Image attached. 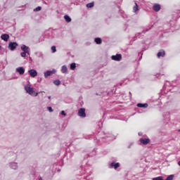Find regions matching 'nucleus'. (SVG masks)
I'll return each mask as SVG.
<instances>
[{"instance_id": "39448f33", "label": "nucleus", "mask_w": 180, "mask_h": 180, "mask_svg": "<svg viewBox=\"0 0 180 180\" xmlns=\"http://www.w3.org/2000/svg\"><path fill=\"white\" fill-rule=\"evenodd\" d=\"M78 115L80 117H86V114H85V108H80L78 112Z\"/></svg>"}, {"instance_id": "c85d7f7f", "label": "nucleus", "mask_w": 180, "mask_h": 180, "mask_svg": "<svg viewBox=\"0 0 180 180\" xmlns=\"http://www.w3.org/2000/svg\"><path fill=\"white\" fill-rule=\"evenodd\" d=\"M2 50V46L0 45V51Z\"/></svg>"}, {"instance_id": "2f4dec72", "label": "nucleus", "mask_w": 180, "mask_h": 180, "mask_svg": "<svg viewBox=\"0 0 180 180\" xmlns=\"http://www.w3.org/2000/svg\"><path fill=\"white\" fill-rule=\"evenodd\" d=\"M179 131H180V129L179 130Z\"/></svg>"}, {"instance_id": "c756f323", "label": "nucleus", "mask_w": 180, "mask_h": 180, "mask_svg": "<svg viewBox=\"0 0 180 180\" xmlns=\"http://www.w3.org/2000/svg\"><path fill=\"white\" fill-rule=\"evenodd\" d=\"M48 99H51V96H49L48 97Z\"/></svg>"}, {"instance_id": "ddd939ff", "label": "nucleus", "mask_w": 180, "mask_h": 180, "mask_svg": "<svg viewBox=\"0 0 180 180\" xmlns=\"http://www.w3.org/2000/svg\"><path fill=\"white\" fill-rule=\"evenodd\" d=\"M158 58H160V57H164L165 56V51H160L158 53Z\"/></svg>"}, {"instance_id": "f03ea898", "label": "nucleus", "mask_w": 180, "mask_h": 180, "mask_svg": "<svg viewBox=\"0 0 180 180\" xmlns=\"http://www.w3.org/2000/svg\"><path fill=\"white\" fill-rule=\"evenodd\" d=\"M16 47H18V43L16 42H10L8 44V49L11 50V51H13Z\"/></svg>"}, {"instance_id": "2eb2a0df", "label": "nucleus", "mask_w": 180, "mask_h": 180, "mask_svg": "<svg viewBox=\"0 0 180 180\" xmlns=\"http://www.w3.org/2000/svg\"><path fill=\"white\" fill-rule=\"evenodd\" d=\"M67 71H68L67 67L65 65L62 66L61 72H63V74H65Z\"/></svg>"}, {"instance_id": "6ab92c4d", "label": "nucleus", "mask_w": 180, "mask_h": 180, "mask_svg": "<svg viewBox=\"0 0 180 180\" xmlns=\"http://www.w3.org/2000/svg\"><path fill=\"white\" fill-rule=\"evenodd\" d=\"M53 84H54L55 85H56L57 86H58V85H60V84H61V82H60V80H55V81L53 82Z\"/></svg>"}, {"instance_id": "423d86ee", "label": "nucleus", "mask_w": 180, "mask_h": 180, "mask_svg": "<svg viewBox=\"0 0 180 180\" xmlns=\"http://www.w3.org/2000/svg\"><path fill=\"white\" fill-rule=\"evenodd\" d=\"M114 61H120L122 60V54H117L111 57Z\"/></svg>"}, {"instance_id": "20e7f679", "label": "nucleus", "mask_w": 180, "mask_h": 180, "mask_svg": "<svg viewBox=\"0 0 180 180\" xmlns=\"http://www.w3.org/2000/svg\"><path fill=\"white\" fill-rule=\"evenodd\" d=\"M28 73L30 74V77L32 78H34L35 77H37V71L36 70L32 69L28 71Z\"/></svg>"}, {"instance_id": "b1692460", "label": "nucleus", "mask_w": 180, "mask_h": 180, "mask_svg": "<svg viewBox=\"0 0 180 180\" xmlns=\"http://www.w3.org/2000/svg\"><path fill=\"white\" fill-rule=\"evenodd\" d=\"M51 50H52L53 53H56V51H57V49H56V46H53L51 47Z\"/></svg>"}, {"instance_id": "cd10ccee", "label": "nucleus", "mask_w": 180, "mask_h": 180, "mask_svg": "<svg viewBox=\"0 0 180 180\" xmlns=\"http://www.w3.org/2000/svg\"><path fill=\"white\" fill-rule=\"evenodd\" d=\"M39 180H43L41 177H39Z\"/></svg>"}, {"instance_id": "dca6fc26", "label": "nucleus", "mask_w": 180, "mask_h": 180, "mask_svg": "<svg viewBox=\"0 0 180 180\" xmlns=\"http://www.w3.org/2000/svg\"><path fill=\"white\" fill-rule=\"evenodd\" d=\"M11 168H12L13 169H16V168H18V164L15 162H13L10 165Z\"/></svg>"}, {"instance_id": "4468645a", "label": "nucleus", "mask_w": 180, "mask_h": 180, "mask_svg": "<svg viewBox=\"0 0 180 180\" xmlns=\"http://www.w3.org/2000/svg\"><path fill=\"white\" fill-rule=\"evenodd\" d=\"M138 108H148V104L147 103H138L137 104Z\"/></svg>"}, {"instance_id": "1a4fd4ad", "label": "nucleus", "mask_w": 180, "mask_h": 180, "mask_svg": "<svg viewBox=\"0 0 180 180\" xmlns=\"http://www.w3.org/2000/svg\"><path fill=\"white\" fill-rule=\"evenodd\" d=\"M1 39L4 40V41H8L9 40V34H4L1 36Z\"/></svg>"}, {"instance_id": "4be33fe9", "label": "nucleus", "mask_w": 180, "mask_h": 180, "mask_svg": "<svg viewBox=\"0 0 180 180\" xmlns=\"http://www.w3.org/2000/svg\"><path fill=\"white\" fill-rule=\"evenodd\" d=\"M76 67L75 63L70 64V70H74Z\"/></svg>"}, {"instance_id": "aec40b11", "label": "nucleus", "mask_w": 180, "mask_h": 180, "mask_svg": "<svg viewBox=\"0 0 180 180\" xmlns=\"http://www.w3.org/2000/svg\"><path fill=\"white\" fill-rule=\"evenodd\" d=\"M135 6L134 7V12H137L139 11V6L137 5V3H135Z\"/></svg>"}, {"instance_id": "7ed1b4c3", "label": "nucleus", "mask_w": 180, "mask_h": 180, "mask_svg": "<svg viewBox=\"0 0 180 180\" xmlns=\"http://www.w3.org/2000/svg\"><path fill=\"white\" fill-rule=\"evenodd\" d=\"M21 50L24 52V53H27V54L28 56H30V49H29L28 46H27L26 45H22L21 46Z\"/></svg>"}, {"instance_id": "393cba45", "label": "nucleus", "mask_w": 180, "mask_h": 180, "mask_svg": "<svg viewBox=\"0 0 180 180\" xmlns=\"http://www.w3.org/2000/svg\"><path fill=\"white\" fill-rule=\"evenodd\" d=\"M35 11H36L37 12H39V11H41V7H40V6L37 7V8H35Z\"/></svg>"}, {"instance_id": "0eeeda50", "label": "nucleus", "mask_w": 180, "mask_h": 180, "mask_svg": "<svg viewBox=\"0 0 180 180\" xmlns=\"http://www.w3.org/2000/svg\"><path fill=\"white\" fill-rule=\"evenodd\" d=\"M53 74H56V70H48L44 72V77L45 78H47L48 77H50L51 75H53Z\"/></svg>"}, {"instance_id": "412c9836", "label": "nucleus", "mask_w": 180, "mask_h": 180, "mask_svg": "<svg viewBox=\"0 0 180 180\" xmlns=\"http://www.w3.org/2000/svg\"><path fill=\"white\" fill-rule=\"evenodd\" d=\"M94 6V3H89L86 4L87 8H93Z\"/></svg>"}, {"instance_id": "7c9ffc66", "label": "nucleus", "mask_w": 180, "mask_h": 180, "mask_svg": "<svg viewBox=\"0 0 180 180\" xmlns=\"http://www.w3.org/2000/svg\"><path fill=\"white\" fill-rule=\"evenodd\" d=\"M178 165L180 167V161L178 162Z\"/></svg>"}, {"instance_id": "a878e982", "label": "nucleus", "mask_w": 180, "mask_h": 180, "mask_svg": "<svg viewBox=\"0 0 180 180\" xmlns=\"http://www.w3.org/2000/svg\"><path fill=\"white\" fill-rule=\"evenodd\" d=\"M48 110L49 112H53V108L51 107H48Z\"/></svg>"}, {"instance_id": "5701e85b", "label": "nucleus", "mask_w": 180, "mask_h": 180, "mask_svg": "<svg viewBox=\"0 0 180 180\" xmlns=\"http://www.w3.org/2000/svg\"><path fill=\"white\" fill-rule=\"evenodd\" d=\"M26 54H27V52H22L20 53L21 57L25 58L26 57Z\"/></svg>"}, {"instance_id": "f257e3e1", "label": "nucleus", "mask_w": 180, "mask_h": 180, "mask_svg": "<svg viewBox=\"0 0 180 180\" xmlns=\"http://www.w3.org/2000/svg\"><path fill=\"white\" fill-rule=\"evenodd\" d=\"M25 90L26 91L27 94L31 95V96H37L40 92L36 93L34 91V88L30 86V84H27L25 86Z\"/></svg>"}, {"instance_id": "a211bd4d", "label": "nucleus", "mask_w": 180, "mask_h": 180, "mask_svg": "<svg viewBox=\"0 0 180 180\" xmlns=\"http://www.w3.org/2000/svg\"><path fill=\"white\" fill-rule=\"evenodd\" d=\"M64 18H65V20H66L68 22H71V18L70 16L65 15Z\"/></svg>"}, {"instance_id": "f8f14e48", "label": "nucleus", "mask_w": 180, "mask_h": 180, "mask_svg": "<svg viewBox=\"0 0 180 180\" xmlns=\"http://www.w3.org/2000/svg\"><path fill=\"white\" fill-rule=\"evenodd\" d=\"M140 142L142 143V144H148V143H150V139H140Z\"/></svg>"}, {"instance_id": "f3484780", "label": "nucleus", "mask_w": 180, "mask_h": 180, "mask_svg": "<svg viewBox=\"0 0 180 180\" xmlns=\"http://www.w3.org/2000/svg\"><path fill=\"white\" fill-rule=\"evenodd\" d=\"M95 41L96 44H102V39L101 38H96Z\"/></svg>"}, {"instance_id": "bb28decb", "label": "nucleus", "mask_w": 180, "mask_h": 180, "mask_svg": "<svg viewBox=\"0 0 180 180\" xmlns=\"http://www.w3.org/2000/svg\"><path fill=\"white\" fill-rule=\"evenodd\" d=\"M60 115L65 116V112H64V110L61 111Z\"/></svg>"}, {"instance_id": "9b49d317", "label": "nucleus", "mask_w": 180, "mask_h": 180, "mask_svg": "<svg viewBox=\"0 0 180 180\" xmlns=\"http://www.w3.org/2000/svg\"><path fill=\"white\" fill-rule=\"evenodd\" d=\"M110 167H111V168L114 167L115 169H117V168H119L120 167V164L112 162L110 164Z\"/></svg>"}, {"instance_id": "9d476101", "label": "nucleus", "mask_w": 180, "mask_h": 180, "mask_svg": "<svg viewBox=\"0 0 180 180\" xmlns=\"http://www.w3.org/2000/svg\"><path fill=\"white\" fill-rule=\"evenodd\" d=\"M153 11L158 12L161 9V6L160 4H155L153 7Z\"/></svg>"}, {"instance_id": "6e6552de", "label": "nucleus", "mask_w": 180, "mask_h": 180, "mask_svg": "<svg viewBox=\"0 0 180 180\" xmlns=\"http://www.w3.org/2000/svg\"><path fill=\"white\" fill-rule=\"evenodd\" d=\"M16 72H18L20 75H23L25 74V68L23 67L17 68Z\"/></svg>"}]
</instances>
